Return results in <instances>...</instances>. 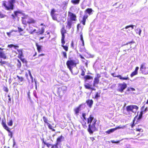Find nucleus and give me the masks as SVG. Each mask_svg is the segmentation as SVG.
I'll return each mask as SVG.
<instances>
[{
    "label": "nucleus",
    "instance_id": "1",
    "mask_svg": "<svg viewBox=\"0 0 148 148\" xmlns=\"http://www.w3.org/2000/svg\"><path fill=\"white\" fill-rule=\"evenodd\" d=\"M88 123L90 124L88 125V131L90 134H92L94 131L97 130L98 127V122L92 115H90L88 119Z\"/></svg>",
    "mask_w": 148,
    "mask_h": 148
},
{
    "label": "nucleus",
    "instance_id": "2",
    "mask_svg": "<svg viewBox=\"0 0 148 148\" xmlns=\"http://www.w3.org/2000/svg\"><path fill=\"white\" fill-rule=\"evenodd\" d=\"M78 63V62H76L74 60H68L66 63V64L68 67L69 68L71 73L74 75H77L78 72V71L76 68L75 69V70H76L75 71H73V67H72V66H75L76 64Z\"/></svg>",
    "mask_w": 148,
    "mask_h": 148
},
{
    "label": "nucleus",
    "instance_id": "3",
    "mask_svg": "<svg viewBox=\"0 0 148 148\" xmlns=\"http://www.w3.org/2000/svg\"><path fill=\"white\" fill-rule=\"evenodd\" d=\"M15 0H8V6L6 4V1H3V5L5 7V9L8 10H13L14 9L13 4L15 3Z\"/></svg>",
    "mask_w": 148,
    "mask_h": 148
},
{
    "label": "nucleus",
    "instance_id": "4",
    "mask_svg": "<svg viewBox=\"0 0 148 148\" xmlns=\"http://www.w3.org/2000/svg\"><path fill=\"white\" fill-rule=\"evenodd\" d=\"M138 109V107L135 105H131L127 106L126 110L127 112L130 113V112L136 113Z\"/></svg>",
    "mask_w": 148,
    "mask_h": 148
},
{
    "label": "nucleus",
    "instance_id": "5",
    "mask_svg": "<svg viewBox=\"0 0 148 148\" xmlns=\"http://www.w3.org/2000/svg\"><path fill=\"white\" fill-rule=\"evenodd\" d=\"M140 70L142 74L144 75L148 74V67H147L146 66L145 63H143L141 64Z\"/></svg>",
    "mask_w": 148,
    "mask_h": 148
},
{
    "label": "nucleus",
    "instance_id": "6",
    "mask_svg": "<svg viewBox=\"0 0 148 148\" xmlns=\"http://www.w3.org/2000/svg\"><path fill=\"white\" fill-rule=\"evenodd\" d=\"M127 87V84L125 83L118 84L117 90L121 92H122Z\"/></svg>",
    "mask_w": 148,
    "mask_h": 148
},
{
    "label": "nucleus",
    "instance_id": "7",
    "mask_svg": "<svg viewBox=\"0 0 148 148\" xmlns=\"http://www.w3.org/2000/svg\"><path fill=\"white\" fill-rule=\"evenodd\" d=\"M100 77V75L98 74L97 75V77L95 78L93 84V86H94L97 87L96 85H97L99 84V78Z\"/></svg>",
    "mask_w": 148,
    "mask_h": 148
},
{
    "label": "nucleus",
    "instance_id": "8",
    "mask_svg": "<svg viewBox=\"0 0 148 148\" xmlns=\"http://www.w3.org/2000/svg\"><path fill=\"white\" fill-rule=\"evenodd\" d=\"M68 16L69 17L71 21H75L76 20V15L70 12H68Z\"/></svg>",
    "mask_w": 148,
    "mask_h": 148
},
{
    "label": "nucleus",
    "instance_id": "9",
    "mask_svg": "<svg viewBox=\"0 0 148 148\" xmlns=\"http://www.w3.org/2000/svg\"><path fill=\"white\" fill-rule=\"evenodd\" d=\"M83 104H81L78 107L75 108L74 110L75 113L77 115L79 112V111L81 110V108L83 106Z\"/></svg>",
    "mask_w": 148,
    "mask_h": 148
},
{
    "label": "nucleus",
    "instance_id": "10",
    "mask_svg": "<svg viewBox=\"0 0 148 148\" xmlns=\"http://www.w3.org/2000/svg\"><path fill=\"white\" fill-rule=\"evenodd\" d=\"M0 58H2L4 59L6 58V56L5 54L2 51V49L0 48Z\"/></svg>",
    "mask_w": 148,
    "mask_h": 148
},
{
    "label": "nucleus",
    "instance_id": "11",
    "mask_svg": "<svg viewBox=\"0 0 148 148\" xmlns=\"http://www.w3.org/2000/svg\"><path fill=\"white\" fill-rule=\"evenodd\" d=\"M86 103L91 108L92 106L93 103V101L92 100H88L86 101Z\"/></svg>",
    "mask_w": 148,
    "mask_h": 148
},
{
    "label": "nucleus",
    "instance_id": "12",
    "mask_svg": "<svg viewBox=\"0 0 148 148\" xmlns=\"http://www.w3.org/2000/svg\"><path fill=\"white\" fill-rule=\"evenodd\" d=\"M2 124L4 129L6 130L7 131L9 130V128L7 126L5 123L4 122L3 120L2 121Z\"/></svg>",
    "mask_w": 148,
    "mask_h": 148
},
{
    "label": "nucleus",
    "instance_id": "13",
    "mask_svg": "<svg viewBox=\"0 0 148 148\" xmlns=\"http://www.w3.org/2000/svg\"><path fill=\"white\" fill-rule=\"evenodd\" d=\"M84 86L86 88L89 89L91 88L92 86L88 83H86L85 84Z\"/></svg>",
    "mask_w": 148,
    "mask_h": 148
},
{
    "label": "nucleus",
    "instance_id": "14",
    "mask_svg": "<svg viewBox=\"0 0 148 148\" xmlns=\"http://www.w3.org/2000/svg\"><path fill=\"white\" fill-rule=\"evenodd\" d=\"M64 138L63 136L61 135L60 137H58L57 139V143H58L61 142Z\"/></svg>",
    "mask_w": 148,
    "mask_h": 148
},
{
    "label": "nucleus",
    "instance_id": "15",
    "mask_svg": "<svg viewBox=\"0 0 148 148\" xmlns=\"http://www.w3.org/2000/svg\"><path fill=\"white\" fill-rule=\"evenodd\" d=\"M36 46L37 47V49L39 52L41 51V48L42 46H41L39 45L37 43L36 44Z\"/></svg>",
    "mask_w": 148,
    "mask_h": 148
},
{
    "label": "nucleus",
    "instance_id": "16",
    "mask_svg": "<svg viewBox=\"0 0 148 148\" xmlns=\"http://www.w3.org/2000/svg\"><path fill=\"white\" fill-rule=\"evenodd\" d=\"M17 77L18 78V79H19V81L22 82L23 81L24 79L22 77H20L18 75L17 76ZM19 82L20 85H22V83H21L20 82Z\"/></svg>",
    "mask_w": 148,
    "mask_h": 148
},
{
    "label": "nucleus",
    "instance_id": "17",
    "mask_svg": "<svg viewBox=\"0 0 148 148\" xmlns=\"http://www.w3.org/2000/svg\"><path fill=\"white\" fill-rule=\"evenodd\" d=\"M80 0H72L71 2L74 4H78L79 3Z\"/></svg>",
    "mask_w": 148,
    "mask_h": 148
},
{
    "label": "nucleus",
    "instance_id": "18",
    "mask_svg": "<svg viewBox=\"0 0 148 148\" xmlns=\"http://www.w3.org/2000/svg\"><path fill=\"white\" fill-rule=\"evenodd\" d=\"M35 21L32 18H29L27 21V23L29 24L34 23H35Z\"/></svg>",
    "mask_w": 148,
    "mask_h": 148
},
{
    "label": "nucleus",
    "instance_id": "19",
    "mask_svg": "<svg viewBox=\"0 0 148 148\" xmlns=\"http://www.w3.org/2000/svg\"><path fill=\"white\" fill-rule=\"evenodd\" d=\"M86 11L87 12L89 15L92 14V10L91 8H88L86 10Z\"/></svg>",
    "mask_w": 148,
    "mask_h": 148
},
{
    "label": "nucleus",
    "instance_id": "20",
    "mask_svg": "<svg viewBox=\"0 0 148 148\" xmlns=\"http://www.w3.org/2000/svg\"><path fill=\"white\" fill-rule=\"evenodd\" d=\"M72 24V22L71 21H68L67 23V26H66V27H68L69 29H70L71 27V26Z\"/></svg>",
    "mask_w": 148,
    "mask_h": 148
},
{
    "label": "nucleus",
    "instance_id": "21",
    "mask_svg": "<svg viewBox=\"0 0 148 148\" xmlns=\"http://www.w3.org/2000/svg\"><path fill=\"white\" fill-rule=\"evenodd\" d=\"M117 77L121 79L128 80L129 79V78L128 77H123L121 75H119Z\"/></svg>",
    "mask_w": 148,
    "mask_h": 148
},
{
    "label": "nucleus",
    "instance_id": "22",
    "mask_svg": "<svg viewBox=\"0 0 148 148\" xmlns=\"http://www.w3.org/2000/svg\"><path fill=\"white\" fill-rule=\"evenodd\" d=\"M57 15H58L57 14H54V15H51V17H52V19L53 20L58 21V19H57V17L56 16Z\"/></svg>",
    "mask_w": 148,
    "mask_h": 148
},
{
    "label": "nucleus",
    "instance_id": "23",
    "mask_svg": "<svg viewBox=\"0 0 148 148\" xmlns=\"http://www.w3.org/2000/svg\"><path fill=\"white\" fill-rule=\"evenodd\" d=\"M66 89V87H62L61 88H60L58 89V91L60 92V91L61 90H63V91H62V93H64V91L65 90V89Z\"/></svg>",
    "mask_w": 148,
    "mask_h": 148
},
{
    "label": "nucleus",
    "instance_id": "24",
    "mask_svg": "<svg viewBox=\"0 0 148 148\" xmlns=\"http://www.w3.org/2000/svg\"><path fill=\"white\" fill-rule=\"evenodd\" d=\"M84 78L86 79V80L88 79H92L93 77L89 75H86L84 77Z\"/></svg>",
    "mask_w": 148,
    "mask_h": 148
},
{
    "label": "nucleus",
    "instance_id": "25",
    "mask_svg": "<svg viewBox=\"0 0 148 148\" xmlns=\"http://www.w3.org/2000/svg\"><path fill=\"white\" fill-rule=\"evenodd\" d=\"M141 30L139 29L138 28L136 30V34H138L140 36V34L141 32Z\"/></svg>",
    "mask_w": 148,
    "mask_h": 148
},
{
    "label": "nucleus",
    "instance_id": "26",
    "mask_svg": "<svg viewBox=\"0 0 148 148\" xmlns=\"http://www.w3.org/2000/svg\"><path fill=\"white\" fill-rule=\"evenodd\" d=\"M143 114V111H141L138 119V120H140L142 118Z\"/></svg>",
    "mask_w": 148,
    "mask_h": 148
},
{
    "label": "nucleus",
    "instance_id": "27",
    "mask_svg": "<svg viewBox=\"0 0 148 148\" xmlns=\"http://www.w3.org/2000/svg\"><path fill=\"white\" fill-rule=\"evenodd\" d=\"M136 131H137L143 132V130L141 128L139 127V126L136 128Z\"/></svg>",
    "mask_w": 148,
    "mask_h": 148
},
{
    "label": "nucleus",
    "instance_id": "28",
    "mask_svg": "<svg viewBox=\"0 0 148 148\" xmlns=\"http://www.w3.org/2000/svg\"><path fill=\"white\" fill-rule=\"evenodd\" d=\"M56 12V11L55 9H53L51 10V15L56 14H55V13Z\"/></svg>",
    "mask_w": 148,
    "mask_h": 148
},
{
    "label": "nucleus",
    "instance_id": "29",
    "mask_svg": "<svg viewBox=\"0 0 148 148\" xmlns=\"http://www.w3.org/2000/svg\"><path fill=\"white\" fill-rule=\"evenodd\" d=\"M100 97V93H99L98 92H97L95 95V98L96 99H98Z\"/></svg>",
    "mask_w": 148,
    "mask_h": 148
},
{
    "label": "nucleus",
    "instance_id": "30",
    "mask_svg": "<svg viewBox=\"0 0 148 148\" xmlns=\"http://www.w3.org/2000/svg\"><path fill=\"white\" fill-rule=\"evenodd\" d=\"M125 127V125L121 126L120 125L118 127L115 128V129H116V130L118 129H124Z\"/></svg>",
    "mask_w": 148,
    "mask_h": 148
},
{
    "label": "nucleus",
    "instance_id": "31",
    "mask_svg": "<svg viewBox=\"0 0 148 148\" xmlns=\"http://www.w3.org/2000/svg\"><path fill=\"white\" fill-rule=\"evenodd\" d=\"M43 121L44 122L46 123H47H47H48L47 122V121H48L47 119L45 116H43Z\"/></svg>",
    "mask_w": 148,
    "mask_h": 148
},
{
    "label": "nucleus",
    "instance_id": "32",
    "mask_svg": "<svg viewBox=\"0 0 148 148\" xmlns=\"http://www.w3.org/2000/svg\"><path fill=\"white\" fill-rule=\"evenodd\" d=\"M13 32H16V31L12 30L11 31H10L9 32L7 33V35L9 37H10V36H11V34Z\"/></svg>",
    "mask_w": 148,
    "mask_h": 148
},
{
    "label": "nucleus",
    "instance_id": "33",
    "mask_svg": "<svg viewBox=\"0 0 148 148\" xmlns=\"http://www.w3.org/2000/svg\"><path fill=\"white\" fill-rule=\"evenodd\" d=\"M134 26L133 25H130L127 26L125 27V29H127L130 27H132V29H134Z\"/></svg>",
    "mask_w": 148,
    "mask_h": 148
},
{
    "label": "nucleus",
    "instance_id": "34",
    "mask_svg": "<svg viewBox=\"0 0 148 148\" xmlns=\"http://www.w3.org/2000/svg\"><path fill=\"white\" fill-rule=\"evenodd\" d=\"M62 46L63 48L66 51L68 50V47L66 46H64V45H62Z\"/></svg>",
    "mask_w": 148,
    "mask_h": 148
},
{
    "label": "nucleus",
    "instance_id": "35",
    "mask_svg": "<svg viewBox=\"0 0 148 148\" xmlns=\"http://www.w3.org/2000/svg\"><path fill=\"white\" fill-rule=\"evenodd\" d=\"M7 131L9 132L10 134H9V136H10L11 138H12V132L10 131V130H7Z\"/></svg>",
    "mask_w": 148,
    "mask_h": 148
},
{
    "label": "nucleus",
    "instance_id": "36",
    "mask_svg": "<svg viewBox=\"0 0 148 148\" xmlns=\"http://www.w3.org/2000/svg\"><path fill=\"white\" fill-rule=\"evenodd\" d=\"M44 32V29L43 28H42L41 31L39 32V33L40 34H42Z\"/></svg>",
    "mask_w": 148,
    "mask_h": 148
},
{
    "label": "nucleus",
    "instance_id": "37",
    "mask_svg": "<svg viewBox=\"0 0 148 148\" xmlns=\"http://www.w3.org/2000/svg\"><path fill=\"white\" fill-rule=\"evenodd\" d=\"M137 74L136 73V72H135L134 71L133 72L131 75V77H133V76H134L135 75H137Z\"/></svg>",
    "mask_w": 148,
    "mask_h": 148
},
{
    "label": "nucleus",
    "instance_id": "38",
    "mask_svg": "<svg viewBox=\"0 0 148 148\" xmlns=\"http://www.w3.org/2000/svg\"><path fill=\"white\" fill-rule=\"evenodd\" d=\"M130 90H131V91H134V90H135V89H134V88H129L127 91H130Z\"/></svg>",
    "mask_w": 148,
    "mask_h": 148
},
{
    "label": "nucleus",
    "instance_id": "39",
    "mask_svg": "<svg viewBox=\"0 0 148 148\" xmlns=\"http://www.w3.org/2000/svg\"><path fill=\"white\" fill-rule=\"evenodd\" d=\"M63 55L64 57L67 58L66 53L65 52L63 51L62 52Z\"/></svg>",
    "mask_w": 148,
    "mask_h": 148
},
{
    "label": "nucleus",
    "instance_id": "40",
    "mask_svg": "<svg viewBox=\"0 0 148 148\" xmlns=\"http://www.w3.org/2000/svg\"><path fill=\"white\" fill-rule=\"evenodd\" d=\"M80 40L82 41H83V35H82V33L81 32L80 33Z\"/></svg>",
    "mask_w": 148,
    "mask_h": 148
},
{
    "label": "nucleus",
    "instance_id": "41",
    "mask_svg": "<svg viewBox=\"0 0 148 148\" xmlns=\"http://www.w3.org/2000/svg\"><path fill=\"white\" fill-rule=\"evenodd\" d=\"M111 142L113 143H119L120 141H115L114 140H112Z\"/></svg>",
    "mask_w": 148,
    "mask_h": 148
},
{
    "label": "nucleus",
    "instance_id": "42",
    "mask_svg": "<svg viewBox=\"0 0 148 148\" xmlns=\"http://www.w3.org/2000/svg\"><path fill=\"white\" fill-rule=\"evenodd\" d=\"M65 32V31L64 30V28L63 27L62 29L61 30L62 34H64Z\"/></svg>",
    "mask_w": 148,
    "mask_h": 148
},
{
    "label": "nucleus",
    "instance_id": "43",
    "mask_svg": "<svg viewBox=\"0 0 148 148\" xmlns=\"http://www.w3.org/2000/svg\"><path fill=\"white\" fill-rule=\"evenodd\" d=\"M86 21V20L84 19L83 18L82 19V22L84 25H85V22Z\"/></svg>",
    "mask_w": 148,
    "mask_h": 148
},
{
    "label": "nucleus",
    "instance_id": "44",
    "mask_svg": "<svg viewBox=\"0 0 148 148\" xmlns=\"http://www.w3.org/2000/svg\"><path fill=\"white\" fill-rule=\"evenodd\" d=\"M58 143H57L56 145H53L52 147V148H58Z\"/></svg>",
    "mask_w": 148,
    "mask_h": 148
},
{
    "label": "nucleus",
    "instance_id": "45",
    "mask_svg": "<svg viewBox=\"0 0 148 148\" xmlns=\"http://www.w3.org/2000/svg\"><path fill=\"white\" fill-rule=\"evenodd\" d=\"M8 124L9 126H12V120H10L9 122L8 123Z\"/></svg>",
    "mask_w": 148,
    "mask_h": 148
},
{
    "label": "nucleus",
    "instance_id": "46",
    "mask_svg": "<svg viewBox=\"0 0 148 148\" xmlns=\"http://www.w3.org/2000/svg\"><path fill=\"white\" fill-rule=\"evenodd\" d=\"M81 75L83 76L85 75V72L82 69V73Z\"/></svg>",
    "mask_w": 148,
    "mask_h": 148
},
{
    "label": "nucleus",
    "instance_id": "47",
    "mask_svg": "<svg viewBox=\"0 0 148 148\" xmlns=\"http://www.w3.org/2000/svg\"><path fill=\"white\" fill-rule=\"evenodd\" d=\"M116 129H115V128H114V129H111L110 130H109L110 131V133H112V132H114L115 130H116Z\"/></svg>",
    "mask_w": 148,
    "mask_h": 148
},
{
    "label": "nucleus",
    "instance_id": "48",
    "mask_svg": "<svg viewBox=\"0 0 148 148\" xmlns=\"http://www.w3.org/2000/svg\"><path fill=\"white\" fill-rule=\"evenodd\" d=\"M18 32L19 33H20L21 32L23 31V29L21 28L18 27Z\"/></svg>",
    "mask_w": 148,
    "mask_h": 148
},
{
    "label": "nucleus",
    "instance_id": "49",
    "mask_svg": "<svg viewBox=\"0 0 148 148\" xmlns=\"http://www.w3.org/2000/svg\"><path fill=\"white\" fill-rule=\"evenodd\" d=\"M47 125H48L49 128L50 129H52V127L51 125H50V124L49 123H47Z\"/></svg>",
    "mask_w": 148,
    "mask_h": 148
},
{
    "label": "nucleus",
    "instance_id": "50",
    "mask_svg": "<svg viewBox=\"0 0 148 148\" xmlns=\"http://www.w3.org/2000/svg\"><path fill=\"white\" fill-rule=\"evenodd\" d=\"M0 63L1 64V65H2L3 64H5L6 63V62L5 61H2L1 60L0 61Z\"/></svg>",
    "mask_w": 148,
    "mask_h": 148
},
{
    "label": "nucleus",
    "instance_id": "51",
    "mask_svg": "<svg viewBox=\"0 0 148 148\" xmlns=\"http://www.w3.org/2000/svg\"><path fill=\"white\" fill-rule=\"evenodd\" d=\"M139 69V67H136V69L134 71V72H136L137 74V71Z\"/></svg>",
    "mask_w": 148,
    "mask_h": 148
},
{
    "label": "nucleus",
    "instance_id": "52",
    "mask_svg": "<svg viewBox=\"0 0 148 148\" xmlns=\"http://www.w3.org/2000/svg\"><path fill=\"white\" fill-rule=\"evenodd\" d=\"M86 116V114L85 113H83L82 114V117H83L84 119H85V120H86V118H85V116Z\"/></svg>",
    "mask_w": 148,
    "mask_h": 148
},
{
    "label": "nucleus",
    "instance_id": "53",
    "mask_svg": "<svg viewBox=\"0 0 148 148\" xmlns=\"http://www.w3.org/2000/svg\"><path fill=\"white\" fill-rule=\"evenodd\" d=\"M4 90L6 92H8V89L6 87H5L4 88Z\"/></svg>",
    "mask_w": 148,
    "mask_h": 148
},
{
    "label": "nucleus",
    "instance_id": "54",
    "mask_svg": "<svg viewBox=\"0 0 148 148\" xmlns=\"http://www.w3.org/2000/svg\"><path fill=\"white\" fill-rule=\"evenodd\" d=\"M88 17V16L87 15H85L84 16L83 18L86 20V19Z\"/></svg>",
    "mask_w": 148,
    "mask_h": 148
},
{
    "label": "nucleus",
    "instance_id": "55",
    "mask_svg": "<svg viewBox=\"0 0 148 148\" xmlns=\"http://www.w3.org/2000/svg\"><path fill=\"white\" fill-rule=\"evenodd\" d=\"M61 42H62V45H64L65 43V41L64 40L61 39Z\"/></svg>",
    "mask_w": 148,
    "mask_h": 148
},
{
    "label": "nucleus",
    "instance_id": "56",
    "mask_svg": "<svg viewBox=\"0 0 148 148\" xmlns=\"http://www.w3.org/2000/svg\"><path fill=\"white\" fill-rule=\"evenodd\" d=\"M14 47V45H12V44L8 45V47H10V48H11V47Z\"/></svg>",
    "mask_w": 148,
    "mask_h": 148
},
{
    "label": "nucleus",
    "instance_id": "57",
    "mask_svg": "<svg viewBox=\"0 0 148 148\" xmlns=\"http://www.w3.org/2000/svg\"><path fill=\"white\" fill-rule=\"evenodd\" d=\"M18 13H19V12L18 11H15L14 12V14H15V16H17V14Z\"/></svg>",
    "mask_w": 148,
    "mask_h": 148
},
{
    "label": "nucleus",
    "instance_id": "58",
    "mask_svg": "<svg viewBox=\"0 0 148 148\" xmlns=\"http://www.w3.org/2000/svg\"><path fill=\"white\" fill-rule=\"evenodd\" d=\"M62 38L61 39L64 40V39L65 38L64 35L63 34H62Z\"/></svg>",
    "mask_w": 148,
    "mask_h": 148
},
{
    "label": "nucleus",
    "instance_id": "59",
    "mask_svg": "<svg viewBox=\"0 0 148 148\" xmlns=\"http://www.w3.org/2000/svg\"><path fill=\"white\" fill-rule=\"evenodd\" d=\"M44 143L45 144V145H47V146L48 147H49V145H51L50 144H49L48 143H45L44 142Z\"/></svg>",
    "mask_w": 148,
    "mask_h": 148
},
{
    "label": "nucleus",
    "instance_id": "60",
    "mask_svg": "<svg viewBox=\"0 0 148 148\" xmlns=\"http://www.w3.org/2000/svg\"><path fill=\"white\" fill-rule=\"evenodd\" d=\"M36 31V29H34L33 30V31H31L30 33L31 34H33V33L34 32H35V31Z\"/></svg>",
    "mask_w": 148,
    "mask_h": 148
},
{
    "label": "nucleus",
    "instance_id": "61",
    "mask_svg": "<svg viewBox=\"0 0 148 148\" xmlns=\"http://www.w3.org/2000/svg\"><path fill=\"white\" fill-rule=\"evenodd\" d=\"M14 48L15 49H16L19 47L18 46H15L14 45Z\"/></svg>",
    "mask_w": 148,
    "mask_h": 148
},
{
    "label": "nucleus",
    "instance_id": "62",
    "mask_svg": "<svg viewBox=\"0 0 148 148\" xmlns=\"http://www.w3.org/2000/svg\"><path fill=\"white\" fill-rule=\"evenodd\" d=\"M13 147H14L16 143L15 142L14 139H13Z\"/></svg>",
    "mask_w": 148,
    "mask_h": 148
},
{
    "label": "nucleus",
    "instance_id": "63",
    "mask_svg": "<svg viewBox=\"0 0 148 148\" xmlns=\"http://www.w3.org/2000/svg\"><path fill=\"white\" fill-rule=\"evenodd\" d=\"M28 73H29V75L30 77L32 76L30 71H28Z\"/></svg>",
    "mask_w": 148,
    "mask_h": 148
},
{
    "label": "nucleus",
    "instance_id": "64",
    "mask_svg": "<svg viewBox=\"0 0 148 148\" xmlns=\"http://www.w3.org/2000/svg\"><path fill=\"white\" fill-rule=\"evenodd\" d=\"M79 27H80V24H78L77 25V30H79Z\"/></svg>",
    "mask_w": 148,
    "mask_h": 148
}]
</instances>
